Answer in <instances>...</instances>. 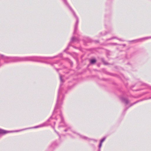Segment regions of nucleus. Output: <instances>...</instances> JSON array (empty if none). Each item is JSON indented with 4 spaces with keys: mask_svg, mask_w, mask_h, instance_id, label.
<instances>
[{
    "mask_svg": "<svg viewBox=\"0 0 151 151\" xmlns=\"http://www.w3.org/2000/svg\"><path fill=\"white\" fill-rule=\"evenodd\" d=\"M108 32H101L99 34V36L101 37L102 36H104L106 35Z\"/></svg>",
    "mask_w": 151,
    "mask_h": 151,
    "instance_id": "nucleus-13",
    "label": "nucleus"
},
{
    "mask_svg": "<svg viewBox=\"0 0 151 151\" xmlns=\"http://www.w3.org/2000/svg\"><path fill=\"white\" fill-rule=\"evenodd\" d=\"M58 61H57L56 62L54 63H51L49 62H45V63H47V64H49L51 65L52 66H54V65L55 64H57Z\"/></svg>",
    "mask_w": 151,
    "mask_h": 151,
    "instance_id": "nucleus-11",
    "label": "nucleus"
},
{
    "mask_svg": "<svg viewBox=\"0 0 151 151\" xmlns=\"http://www.w3.org/2000/svg\"><path fill=\"white\" fill-rule=\"evenodd\" d=\"M74 48H76V47H74Z\"/></svg>",
    "mask_w": 151,
    "mask_h": 151,
    "instance_id": "nucleus-29",
    "label": "nucleus"
},
{
    "mask_svg": "<svg viewBox=\"0 0 151 151\" xmlns=\"http://www.w3.org/2000/svg\"><path fill=\"white\" fill-rule=\"evenodd\" d=\"M91 145L93 146L94 145Z\"/></svg>",
    "mask_w": 151,
    "mask_h": 151,
    "instance_id": "nucleus-25",
    "label": "nucleus"
},
{
    "mask_svg": "<svg viewBox=\"0 0 151 151\" xmlns=\"http://www.w3.org/2000/svg\"><path fill=\"white\" fill-rule=\"evenodd\" d=\"M120 99L122 102L126 104H128L129 102V101L127 99L125 98L122 96L120 97Z\"/></svg>",
    "mask_w": 151,
    "mask_h": 151,
    "instance_id": "nucleus-8",
    "label": "nucleus"
},
{
    "mask_svg": "<svg viewBox=\"0 0 151 151\" xmlns=\"http://www.w3.org/2000/svg\"><path fill=\"white\" fill-rule=\"evenodd\" d=\"M63 2L68 7L70 10L73 14L74 17L76 19V22L75 24L73 34H75L76 33L78 29V25L79 22V19L78 17L76 15L75 12L73 11L72 8L68 4V3L66 0H63Z\"/></svg>",
    "mask_w": 151,
    "mask_h": 151,
    "instance_id": "nucleus-4",
    "label": "nucleus"
},
{
    "mask_svg": "<svg viewBox=\"0 0 151 151\" xmlns=\"http://www.w3.org/2000/svg\"><path fill=\"white\" fill-rule=\"evenodd\" d=\"M141 94L139 96H142L144 95L145 94L148 93L149 92L148 91H141Z\"/></svg>",
    "mask_w": 151,
    "mask_h": 151,
    "instance_id": "nucleus-12",
    "label": "nucleus"
},
{
    "mask_svg": "<svg viewBox=\"0 0 151 151\" xmlns=\"http://www.w3.org/2000/svg\"><path fill=\"white\" fill-rule=\"evenodd\" d=\"M74 48H76V47H74Z\"/></svg>",
    "mask_w": 151,
    "mask_h": 151,
    "instance_id": "nucleus-28",
    "label": "nucleus"
},
{
    "mask_svg": "<svg viewBox=\"0 0 151 151\" xmlns=\"http://www.w3.org/2000/svg\"><path fill=\"white\" fill-rule=\"evenodd\" d=\"M101 60H102V61L103 62V63H104V64L105 65H107L108 64L107 63H106L105 61L104 60V58H102L101 59Z\"/></svg>",
    "mask_w": 151,
    "mask_h": 151,
    "instance_id": "nucleus-18",
    "label": "nucleus"
},
{
    "mask_svg": "<svg viewBox=\"0 0 151 151\" xmlns=\"http://www.w3.org/2000/svg\"><path fill=\"white\" fill-rule=\"evenodd\" d=\"M109 45H119L117 44V43H110L109 44Z\"/></svg>",
    "mask_w": 151,
    "mask_h": 151,
    "instance_id": "nucleus-17",
    "label": "nucleus"
},
{
    "mask_svg": "<svg viewBox=\"0 0 151 151\" xmlns=\"http://www.w3.org/2000/svg\"><path fill=\"white\" fill-rule=\"evenodd\" d=\"M151 38V37H145L142 38H141L139 39H137L134 40H132L131 41H129L128 42H141L143 40H146L148 39H149Z\"/></svg>",
    "mask_w": 151,
    "mask_h": 151,
    "instance_id": "nucleus-6",
    "label": "nucleus"
},
{
    "mask_svg": "<svg viewBox=\"0 0 151 151\" xmlns=\"http://www.w3.org/2000/svg\"><path fill=\"white\" fill-rule=\"evenodd\" d=\"M55 131L57 133V134L58 135L59 137V138L60 139L61 138V136H60V135L58 134V133L56 131V130H55Z\"/></svg>",
    "mask_w": 151,
    "mask_h": 151,
    "instance_id": "nucleus-20",
    "label": "nucleus"
},
{
    "mask_svg": "<svg viewBox=\"0 0 151 151\" xmlns=\"http://www.w3.org/2000/svg\"><path fill=\"white\" fill-rule=\"evenodd\" d=\"M106 139V137H103V138H102L100 140V142L102 143L103 142H104L105 140Z\"/></svg>",
    "mask_w": 151,
    "mask_h": 151,
    "instance_id": "nucleus-16",
    "label": "nucleus"
},
{
    "mask_svg": "<svg viewBox=\"0 0 151 151\" xmlns=\"http://www.w3.org/2000/svg\"><path fill=\"white\" fill-rule=\"evenodd\" d=\"M93 140L95 142H96L97 141V140L94 139H90V140Z\"/></svg>",
    "mask_w": 151,
    "mask_h": 151,
    "instance_id": "nucleus-19",
    "label": "nucleus"
},
{
    "mask_svg": "<svg viewBox=\"0 0 151 151\" xmlns=\"http://www.w3.org/2000/svg\"><path fill=\"white\" fill-rule=\"evenodd\" d=\"M96 61L95 59H92L90 60V63L91 64H93L96 62Z\"/></svg>",
    "mask_w": 151,
    "mask_h": 151,
    "instance_id": "nucleus-14",
    "label": "nucleus"
},
{
    "mask_svg": "<svg viewBox=\"0 0 151 151\" xmlns=\"http://www.w3.org/2000/svg\"><path fill=\"white\" fill-rule=\"evenodd\" d=\"M52 128L54 129V127H52Z\"/></svg>",
    "mask_w": 151,
    "mask_h": 151,
    "instance_id": "nucleus-26",
    "label": "nucleus"
},
{
    "mask_svg": "<svg viewBox=\"0 0 151 151\" xmlns=\"http://www.w3.org/2000/svg\"><path fill=\"white\" fill-rule=\"evenodd\" d=\"M128 109V108H127L126 109H125V110H126L127 109Z\"/></svg>",
    "mask_w": 151,
    "mask_h": 151,
    "instance_id": "nucleus-24",
    "label": "nucleus"
},
{
    "mask_svg": "<svg viewBox=\"0 0 151 151\" xmlns=\"http://www.w3.org/2000/svg\"><path fill=\"white\" fill-rule=\"evenodd\" d=\"M74 48H76V47H74Z\"/></svg>",
    "mask_w": 151,
    "mask_h": 151,
    "instance_id": "nucleus-30",
    "label": "nucleus"
},
{
    "mask_svg": "<svg viewBox=\"0 0 151 151\" xmlns=\"http://www.w3.org/2000/svg\"><path fill=\"white\" fill-rule=\"evenodd\" d=\"M55 69H56V70L57 71H58V70H59V69H56V68Z\"/></svg>",
    "mask_w": 151,
    "mask_h": 151,
    "instance_id": "nucleus-23",
    "label": "nucleus"
},
{
    "mask_svg": "<svg viewBox=\"0 0 151 151\" xmlns=\"http://www.w3.org/2000/svg\"><path fill=\"white\" fill-rule=\"evenodd\" d=\"M10 57L0 54V67L2 66L4 63H10Z\"/></svg>",
    "mask_w": 151,
    "mask_h": 151,
    "instance_id": "nucleus-5",
    "label": "nucleus"
},
{
    "mask_svg": "<svg viewBox=\"0 0 151 151\" xmlns=\"http://www.w3.org/2000/svg\"><path fill=\"white\" fill-rule=\"evenodd\" d=\"M98 151H101V150H98Z\"/></svg>",
    "mask_w": 151,
    "mask_h": 151,
    "instance_id": "nucleus-27",
    "label": "nucleus"
},
{
    "mask_svg": "<svg viewBox=\"0 0 151 151\" xmlns=\"http://www.w3.org/2000/svg\"><path fill=\"white\" fill-rule=\"evenodd\" d=\"M66 60H68L69 62H70V60L68 58H66Z\"/></svg>",
    "mask_w": 151,
    "mask_h": 151,
    "instance_id": "nucleus-21",
    "label": "nucleus"
},
{
    "mask_svg": "<svg viewBox=\"0 0 151 151\" xmlns=\"http://www.w3.org/2000/svg\"><path fill=\"white\" fill-rule=\"evenodd\" d=\"M62 53H60L57 55L52 57H45L36 56H26L24 57H10V63L12 62L28 61L42 62L43 60H47L48 59H52L58 57L62 58Z\"/></svg>",
    "mask_w": 151,
    "mask_h": 151,
    "instance_id": "nucleus-2",
    "label": "nucleus"
},
{
    "mask_svg": "<svg viewBox=\"0 0 151 151\" xmlns=\"http://www.w3.org/2000/svg\"><path fill=\"white\" fill-rule=\"evenodd\" d=\"M11 132V131H7L0 129V134L4 135Z\"/></svg>",
    "mask_w": 151,
    "mask_h": 151,
    "instance_id": "nucleus-9",
    "label": "nucleus"
},
{
    "mask_svg": "<svg viewBox=\"0 0 151 151\" xmlns=\"http://www.w3.org/2000/svg\"><path fill=\"white\" fill-rule=\"evenodd\" d=\"M102 143L100 142L99 145L98 146V150H101V146H102Z\"/></svg>",
    "mask_w": 151,
    "mask_h": 151,
    "instance_id": "nucleus-15",
    "label": "nucleus"
},
{
    "mask_svg": "<svg viewBox=\"0 0 151 151\" xmlns=\"http://www.w3.org/2000/svg\"><path fill=\"white\" fill-rule=\"evenodd\" d=\"M79 40L78 38H76L75 37H72L70 43H69L68 46L67 48L65 49L64 51L65 52L68 49L69 47L70 46L71 43L73 42H76L79 41Z\"/></svg>",
    "mask_w": 151,
    "mask_h": 151,
    "instance_id": "nucleus-7",
    "label": "nucleus"
},
{
    "mask_svg": "<svg viewBox=\"0 0 151 151\" xmlns=\"http://www.w3.org/2000/svg\"><path fill=\"white\" fill-rule=\"evenodd\" d=\"M137 85L138 86H141V88H139V89L136 90H135L136 91H141V89H145V88H147V89H150V90H151V86L148 85L145 83H144L141 81H139V82H138L137 84ZM149 99H151V96H150L148 98L144 99L142 100H140L139 101H137L135 102L134 103L132 104H131L130 105L129 107L132 106V105H133L134 104H135L137 103V102H139V101H141L144 100Z\"/></svg>",
    "mask_w": 151,
    "mask_h": 151,
    "instance_id": "nucleus-3",
    "label": "nucleus"
},
{
    "mask_svg": "<svg viewBox=\"0 0 151 151\" xmlns=\"http://www.w3.org/2000/svg\"><path fill=\"white\" fill-rule=\"evenodd\" d=\"M115 39H117L118 40H119V41H124V40H122V39L118 38L116 37H112L110 38H109V39H108L107 40H106V41H108V40H111Z\"/></svg>",
    "mask_w": 151,
    "mask_h": 151,
    "instance_id": "nucleus-10",
    "label": "nucleus"
},
{
    "mask_svg": "<svg viewBox=\"0 0 151 151\" xmlns=\"http://www.w3.org/2000/svg\"><path fill=\"white\" fill-rule=\"evenodd\" d=\"M123 46H126V45L124 44H123L122 45Z\"/></svg>",
    "mask_w": 151,
    "mask_h": 151,
    "instance_id": "nucleus-22",
    "label": "nucleus"
},
{
    "mask_svg": "<svg viewBox=\"0 0 151 151\" xmlns=\"http://www.w3.org/2000/svg\"><path fill=\"white\" fill-rule=\"evenodd\" d=\"M60 80L61 83L60 85L59 89L58 91L57 103L52 116L46 122L39 125L33 127L25 128V130L29 129L43 127L48 126L49 125H52V122L54 124H55V122L54 121V119L56 120H57L58 119H60L61 122L60 123L58 126L59 128L62 127L63 128L64 131L65 132H68V134H70V132H72L76 135H78L80 138L82 139L90 141V138L87 137L80 134L76 132L73 130L71 127L69 125L67 124L64 122L60 110L61 105L62 104L64 98V95L62 93L63 89L62 87V86L63 84L62 83L64 81L63 79H60Z\"/></svg>",
    "mask_w": 151,
    "mask_h": 151,
    "instance_id": "nucleus-1",
    "label": "nucleus"
}]
</instances>
